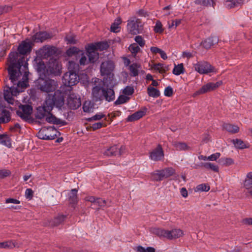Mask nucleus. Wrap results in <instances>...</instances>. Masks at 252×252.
<instances>
[{"label":"nucleus","mask_w":252,"mask_h":252,"mask_svg":"<svg viewBox=\"0 0 252 252\" xmlns=\"http://www.w3.org/2000/svg\"><path fill=\"white\" fill-rule=\"evenodd\" d=\"M232 143L237 149H243L249 148V143H245L244 141L239 139L232 140Z\"/></svg>","instance_id":"cd10ccee"},{"label":"nucleus","mask_w":252,"mask_h":252,"mask_svg":"<svg viewBox=\"0 0 252 252\" xmlns=\"http://www.w3.org/2000/svg\"><path fill=\"white\" fill-rule=\"evenodd\" d=\"M64 104V97L63 94L57 91L53 95L49 94L42 106L37 108L36 117L41 120L46 116L56 106L61 108Z\"/></svg>","instance_id":"f03ea898"},{"label":"nucleus","mask_w":252,"mask_h":252,"mask_svg":"<svg viewBox=\"0 0 252 252\" xmlns=\"http://www.w3.org/2000/svg\"><path fill=\"white\" fill-rule=\"evenodd\" d=\"M106 202L105 200L98 198H96L94 205L98 206V207H104L106 205Z\"/></svg>","instance_id":"0e129e2a"},{"label":"nucleus","mask_w":252,"mask_h":252,"mask_svg":"<svg viewBox=\"0 0 252 252\" xmlns=\"http://www.w3.org/2000/svg\"><path fill=\"white\" fill-rule=\"evenodd\" d=\"M66 218V216L63 215H59L56 217H55L54 220H53L50 222V224L52 226H57L61 224L64 221L65 219Z\"/></svg>","instance_id":"c756f323"},{"label":"nucleus","mask_w":252,"mask_h":252,"mask_svg":"<svg viewBox=\"0 0 252 252\" xmlns=\"http://www.w3.org/2000/svg\"><path fill=\"white\" fill-rule=\"evenodd\" d=\"M147 92L148 95L150 96L158 97L160 95V92L157 89L152 87H148L147 88Z\"/></svg>","instance_id":"37998d69"},{"label":"nucleus","mask_w":252,"mask_h":252,"mask_svg":"<svg viewBox=\"0 0 252 252\" xmlns=\"http://www.w3.org/2000/svg\"><path fill=\"white\" fill-rule=\"evenodd\" d=\"M173 90L170 86H168L165 88L164 92V94L166 96L170 97L173 95Z\"/></svg>","instance_id":"bf43d9fd"},{"label":"nucleus","mask_w":252,"mask_h":252,"mask_svg":"<svg viewBox=\"0 0 252 252\" xmlns=\"http://www.w3.org/2000/svg\"><path fill=\"white\" fill-rule=\"evenodd\" d=\"M129 50L132 54L136 55L140 51V49L136 43H133L129 46Z\"/></svg>","instance_id":"864d4df0"},{"label":"nucleus","mask_w":252,"mask_h":252,"mask_svg":"<svg viewBox=\"0 0 252 252\" xmlns=\"http://www.w3.org/2000/svg\"><path fill=\"white\" fill-rule=\"evenodd\" d=\"M135 41L138 44V45L141 47H143L145 44V41L143 39V37L140 35H137L134 38Z\"/></svg>","instance_id":"13d9d810"},{"label":"nucleus","mask_w":252,"mask_h":252,"mask_svg":"<svg viewBox=\"0 0 252 252\" xmlns=\"http://www.w3.org/2000/svg\"><path fill=\"white\" fill-rule=\"evenodd\" d=\"M86 53L90 63H94L99 58V54L95 50L94 44L88 45L86 47Z\"/></svg>","instance_id":"dca6fc26"},{"label":"nucleus","mask_w":252,"mask_h":252,"mask_svg":"<svg viewBox=\"0 0 252 252\" xmlns=\"http://www.w3.org/2000/svg\"><path fill=\"white\" fill-rule=\"evenodd\" d=\"M119 147L116 145H114L108 148L105 150L103 154L108 157L118 156Z\"/></svg>","instance_id":"a878e982"},{"label":"nucleus","mask_w":252,"mask_h":252,"mask_svg":"<svg viewBox=\"0 0 252 252\" xmlns=\"http://www.w3.org/2000/svg\"><path fill=\"white\" fill-rule=\"evenodd\" d=\"M173 73L176 75H179L184 72V68L183 63L175 65L173 70Z\"/></svg>","instance_id":"49530a36"},{"label":"nucleus","mask_w":252,"mask_h":252,"mask_svg":"<svg viewBox=\"0 0 252 252\" xmlns=\"http://www.w3.org/2000/svg\"><path fill=\"white\" fill-rule=\"evenodd\" d=\"M68 68L69 70L68 72H75L78 74L79 71V64L75 63L74 61H69L68 62Z\"/></svg>","instance_id":"e433bc0d"},{"label":"nucleus","mask_w":252,"mask_h":252,"mask_svg":"<svg viewBox=\"0 0 252 252\" xmlns=\"http://www.w3.org/2000/svg\"><path fill=\"white\" fill-rule=\"evenodd\" d=\"M243 187L247 189L252 188V177L250 176V172L246 175V178L243 182Z\"/></svg>","instance_id":"a19ab883"},{"label":"nucleus","mask_w":252,"mask_h":252,"mask_svg":"<svg viewBox=\"0 0 252 252\" xmlns=\"http://www.w3.org/2000/svg\"><path fill=\"white\" fill-rule=\"evenodd\" d=\"M129 97L125 95H121L115 101L114 104L116 105L125 103L128 101Z\"/></svg>","instance_id":"09e8293b"},{"label":"nucleus","mask_w":252,"mask_h":252,"mask_svg":"<svg viewBox=\"0 0 252 252\" xmlns=\"http://www.w3.org/2000/svg\"><path fill=\"white\" fill-rule=\"evenodd\" d=\"M151 231L159 237H163L169 240L177 239L183 236L184 233L180 229L167 230L159 228H152Z\"/></svg>","instance_id":"423d86ee"},{"label":"nucleus","mask_w":252,"mask_h":252,"mask_svg":"<svg viewBox=\"0 0 252 252\" xmlns=\"http://www.w3.org/2000/svg\"><path fill=\"white\" fill-rule=\"evenodd\" d=\"M10 120V112L5 109H2L0 114V122L5 123L8 122Z\"/></svg>","instance_id":"c85d7f7f"},{"label":"nucleus","mask_w":252,"mask_h":252,"mask_svg":"<svg viewBox=\"0 0 252 252\" xmlns=\"http://www.w3.org/2000/svg\"><path fill=\"white\" fill-rule=\"evenodd\" d=\"M58 85L57 82L55 80L46 77L43 78L41 74L35 82V86L37 89L43 93L55 92Z\"/></svg>","instance_id":"7ed1b4c3"},{"label":"nucleus","mask_w":252,"mask_h":252,"mask_svg":"<svg viewBox=\"0 0 252 252\" xmlns=\"http://www.w3.org/2000/svg\"><path fill=\"white\" fill-rule=\"evenodd\" d=\"M164 157V151L160 144L149 152V158L154 161H161Z\"/></svg>","instance_id":"9d476101"},{"label":"nucleus","mask_w":252,"mask_h":252,"mask_svg":"<svg viewBox=\"0 0 252 252\" xmlns=\"http://www.w3.org/2000/svg\"><path fill=\"white\" fill-rule=\"evenodd\" d=\"M19 247L18 244L13 241H7L0 243V249H11Z\"/></svg>","instance_id":"bb28decb"},{"label":"nucleus","mask_w":252,"mask_h":252,"mask_svg":"<svg viewBox=\"0 0 252 252\" xmlns=\"http://www.w3.org/2000/svg\"><path fill=\"white\" fill-rule=\"evenodd\" d=\"M67 104L70 109H76L81 105V98L78 95L71 94L67 98Z\"/></svg>","instance_id":"4468645a"},{"label":"nucleus","mask_w":252,"mask_h":252,"mask_svg":"<svg viewBox=\"0 0 252 252\" xmlns=\"http://www.w3.org/2000/svg\"><path fill=\"white\" fill-rule=\"evenodd\" d=\"M0 144L8 147H10L11 145L9 137L5 134H0Z\"/></svg>","instance_id":"ea45409f"},{"label":"nucleus","mask_w":252,"mask_h":252,"mask_svg":"<svg viewBox=\"0 0 252 252\" xmlns=\"http://www.w3.org/2000/svg\"><path fill=\"white\" fill-rule=\"evenodd\" d=\"M56 52L57 48L54 46H44L40 50V54L44 58L52 57Z\"/></svg>","instance_id":"a211bd4d"},{"label":"nucleus","mask_w":252,"mask_h":252,"mask_svg":"<svg viewBox=\"0 0 252 252\" xmlns=\"http://www.w3.org/2000/svg\"><path fill=\"white\" fill-rule=\"evenodd\" d=\"M165 178H167L175 173V170L172 167H167L162 169Z\"/></svg>","instance_id":"de8ad7c7"},{"label":"nucleus","mask_w":252,"mask_h":252,"mask_svg":"<svg viewBox=\"0 0 252 252\" xmlns=\"http://www.w3.org/2000/svg\"><path fill=\"white\" fill-rule=\"evenodd\" d=\"M164 178L162 170H157L151 174V179L155 181H160Z\"/></svg>","instance_id":"2f4dec72"},{"label":"nucleus","mask_w":252,"mask_h":252,"mask_svg":"<svg viewBox=\"0 0 252 252\" xmlns=\"http://www.w3.org/2000/svg\"><path fill=\"white\" fill-rule=\"evenodd\" d=\"M18 52H13L9 54L7 70L12 81H16L17 76L24 73L26 78L28 71V63L24 55L30 53L32 46L30 42L23 41L19 45Z\"/></svg>","instance_id":"f257e3e1"},{"label":"nucleus","mask_w":252,"mask_h":252,"mask_svg":"<svg viewBox=\"0 0 252 252\" xmlns=\"http://www.w3.org/2000/svg\"><path fill=\"white\" fill-rule=\"evenodd\" d=\"M134 90L133 87L127 86L123 90V93L125 95H131L134 93Z\"/></svg>","instance_id":"5fc2aeb1"},{"label":"nucleus","mask_w":252,"mask_h":252,"mask_svg":"<svg viewBox=\"0 0 252 252\" xmlns=\"http://www.w3.org/2000/svg\"><path fill=\"white\" fill-rule=\"evenodd\" d=\"M36 66L37 71L39 73L43 74L45 72L46 69V65L44 62L42 60L39 59L36 60Z\"/></svg>","instance_id":"79ce46f5"},{"label":"nucleus","mask_w":252,"mask_h":252,"mask_svg":"<svg viewBox=\"0 0 252 252\" xmlns=\"http://www.w3.org/2000/svg\"><path fill=\"white\" fill-rule=\"evenodd\" d=\"M11 174L10 170L7 169L0 170V178H4L9 176Z\"/></svg>","instance_id":"052dcab7"},{"label":"nucleus","mask_w":252,"mask_h":252,"mask_svg":"<svg viewBox=\"0 0 252 252\" xmlns=\"http://www.w3.org/2000/svg\"><path fill=\"white\" fill-rule=\"evenodd\" d=\"M201 166L207 169H210L215 172H218L219 170V166L211 162L202 163Z\"/></svg>","instance_id":"4c0bfd02"},{"label":"nucleus","mask_w":252,"mask_h":252,"mask_svg":"<svg viewBox=\"0 0 252 252\" xmlns=\"http://www.w3.org/2000/svg\"><path fill=\"white\" fill-rule=\"evenodd\" d=\"M46 121L49 123L54 125H61L62 126H64L66 124V122L65 121L57 118L50 112L46 115Z\"/></svg>","instance_id":"412c9836"},{"label":"nucleus","mask_w":252,"mask_h":252,"mask_svg":"<svg viewBox=\"0 0 252 252\" xmlns=\"http://www.w3.org/2000/svg\"><path fill=\"white\" fill-rule=\"evenodd\" d=\"M29 73H28L27 76L25 78L24 73L20 74L17 76L16 81H12L10 79V75H9V79L10 80V82L12 85L10 86L8 85L7 88L12 93L13 96H16L19 93L22 91L20 90L19 88H25L27 87L28 83V75Z\"/></svg>","instance_id":"39448f33"},{"label":"nucleus","mask_w":252,"mask_h":252,"mask_svg":"<svg viewBox=\"0 0 252 252\" xmlns=\"http://www.w3.org/2000/svg\"><path fill=\"white\" fill-rule=\"evenodd\" d=\"M8 85H6V87H7ZM4 98L5 100H6L9 103H13V95L12 93L10 92V91L7 88L6 89L4 90L3 93Z\"/></svg>","instance_id":"58836bf2"},{"label":"nucleus","mask_w":252,"mask_h":252,"mask_svg":"<svg viewBox=\"0 0 252 252\" xmlns=\"http://www.w3.org/2000/svg\"><path fill=\"white\" fill-rule=\"evenodd\" d=\"M92 94L95 101H100L103 99V92L102 88L98 86H95L93 88Z\"/></svg>","instance_id":"6ab92c4d"},{"label":"nucleus","mask_w":252,"mask_h":252,"mask_svg":"<svg viewBox=\"0 0 252 252\" xmlns=\"http://www.w3.org/2000/svg\"><path fill=\"white\" fill-rule=\"evenodd\" d=\"M104 117H105L104 115H103L101 113H97L96 115H95L94 116H93L92 117L88 119V121L90 122L92 120H94V121L99 120L101 119L102 118H104Z\"/></svg>","instance_id":"e2e57ef3"},{"label":"nucleus","mask_w":252,"mask_h":252,"mask_svg":"<svg viewBox=\"0 0 252 252\" xmlns=\"http://www.w3.org/2000/svg\"><path fill=\"white\" fill-rule=\"evenodd\" d=\"M77 190L75 189L71 190L68 194V199L70 203L75 204L77 202Z\"/></svg>","instance_id":"72a5a7b5"},{"label":"nucleus","mask_w":252,"mask_h":252,"mask_svg":"<svg viewBox=\"0 0 252 252\" xmlns=\"http://www.w3.org/2000/svg\"><path fill=\"white\" fill-rule=\"evenodd\" d=\"M83 109L85 112H91L93 110V106L91 102L86 101L83 104Z\"/></svg>","instance_id":"3c124183"},{"label":"nucleus","mask_w":252,"mask_h":252,"mask_svg":"<svg viewBox=\"0 0 252 252\" xmlns=\"http://www.w3.org/2000/svg\"><path fill=\"white\" fill-rule=\"evenodd\" d=\"M194 69L200 74H208L214 71V68L210 63L200 62L194 64Z\"/></svg>","instance_id":"9b49d317"},{"label":"nucleus","mask_w":252,"mask_h":252,"mask_svg":"<svg viewBox=\"0 0 252 252\" xmlns=\"http://www.w3.org/2000/svg\"><path fill=\"white\" fill-rule=\"evenodd\" d=\"M79 81L77 73L72 72H66L63 77V82L66 86H72L76 84Z\"/></svg>","instance_id":"1a4fd4ad"},{"label":"nucleus","mask_w":252,"mask_h":252,"mask_svg":"<svg viewBox=\"0 0 252 252\" xmlns=\"http://www.w3.org/2000/svg\"><path fill=\"white\" fill-rule=\"evenodd\" d=\"M181 23V20L180 19H176L175 20H172L171 23H168V28H172L173 26H175V28L179 26Z\"/></svg>","instance_id":"338daca9"},{"label":"nucleus","mask_w":252,"mask_h":252,"mask_svg":"<svg viewBox=\"0 0 252 252\" xmlns=\"http://www.w3.org/2000/svg\"><path fill=\"white\" fill-rule=\"evenodd\" d=\"M242 3L243 0H226L224 2L225 6L228 9L237 7L241 5Z\"/></svg>","instance_id":"5701e85b"},{"label":"nucleus","mask_w":252,"mask_h":252,"mask_svg":"<svg viewBox=\"0 0 252 252\" xmlns=\"http://www.w3.org/2000/svg\"><path fill=\"white\" fill-rule=\"evenodd\" d=\"M52 35L46 32H36L32 36V40L35 42H42L46 39L51 38Z\"/></svg>","instance_id":"f3484780"},{"label":"nucleus","mask_w":252,"mask_h":252,"mask_svg":"<svg viewBox=\"0 0 252 252\" xmlns=\"http://www.w3.org/2000/svg\"><path fill=\"white\" fill-rule=\"evenodd\" d=\"M220 156V153H216L208 157L207 158L208 160L215 161L219 158Z\"/></svg>","instance_id":"69168bd1"},{"label":"nucleus","mask_w":252,"mask_h":252,"mask_svg":"<svg viewBox=\"0 0 252 252\" xmlns=\"http://www.w3.org/2000/svg\"><path fill=\"white\" fill-rule=\"evenodd\" d=\"M78 56L80 57V59L79 60V64L81 65H85L90 63V62L89 61V59H88L87 58V53H85L83 51H81Z\"/></svg>","instance_id":"c9c22d12"},{"label":"nucleus","mask_w":252,"mask_h":252,"mask_svg":"<svg viewBox=\"0 0 252 252\" xmlns=\"http://www.w3.org/2000/svg\"><path fill=\"white\" fill-rule=\"evenodd\" d=\"M222 126L224 129L232 133H237L239 130V128L238 126L230 124H224Z\"/></svg>","instance_id":"7c9ffc66"},{"label":"nucleus","mask_w":252,"mask_h":252,"mask_svg":"<svg viewBox=\"0 0 252 252\" xmlns=\"http://www.w3.org/2000/svg\"><path fill=\"white\" fill-rule=\"evenodd\" d=\"M141 68V65L137 63H133L129 65L128 69L130 71V75L132 77H136L138 75L139 69Z\"/></svg>","instance_id":"b1692460"},{"label":"nucleus","mask_w":252,"mask_h":252,"mask_svg":"<svg viewBox=\"0 0 252 252\" xmlns=\"http://www.w3.org/2000/svg\"><path fill=\"white\" fill-rule=\"evenodd\" d=\"M94 46L95 47V50L97 51V50H100L101 51L107 49L109 45L107 42H97L94 44Z\"/></svg>","instance_id":"8fccbe9b"},{"label":"nucleus","mask_w":252,"mask_h":252,"mask_svg":"<svg viewBox=\"0 0 252 252\" xmlns=\"http://www.w3.org/2000/svg\"><path fill=\"white\" fill-rule=\"evenodd\" d=\"M81 51L75 47H72L67 50L66 54L68 57H72L73 55L78 56Z\"/></svg>","instance_id":"a18cd8bd"},{"label":"nucleus","mask_w":252,"mask_h":252,"mask_svg":"<svg viewBox=\"0 0 252 252\" xmlns=\"http://www.w3.org/2000/svg\"><path fill=\"white\" fill-rule=\"evenodd\" d=\"M32 108L28 104L22 105L19 106V109L16 111L17 115L24 120H27L32 114Z\"/></svg>","instance_id":"f8f14e48"},{"label":"nucleus","mask_w":252,"mask_h":252,"mask_svg":"<svg viewBox=\"0 0 252 252\" xmlns=\"http://www.w3.org/2000/svg\"><path fill=\"white\" fill-rule=\"evenodd\" d=\"M106 126V125L101 122L95 123L92 125V128L94 130L98 129L103 126Z\"/></svg>","instance_id":"680f3d73"},{"label":"nucleus","mask_w":252,"mask_h":252,"mask_svg":"<svg viewBox=\"0 0 252 252\" xmlns=\"http://www.w3.org/2000/svg\"><path fill=\"white\" fill-rule=\"evenodd\" d=\"M220 160L223 165H226V166H229V165H232V164L234 163L233 159L231 158H221L220 159Z\"/></svg>","instance_id":"6e6d98bb"},{"label":"nucleus","mask_w":252,"mask_h":252,"mask_svg":"<svg viewBox=\"0 0 252 252\" xmlns=\"http://www.w3.org/2000/svg\"><path fill=\"white\" fill-rule=\"evenodd\" d=\"M57 131L54 127L43 129L38 133V137L43 140H53L57 137Z\"/></svg>","instance_id":"6e6552de"},{"label":"nucleus","mask_w":252,"mask_h":252,"mask_svg":"<svg viewBox=\"0 0 252 252\" xmlns=\"http://www.w3.org/2000/svg\"><path fill=\"white\" fill-rule=\"evenodd\" d=\"M219 39L217 37H211L201 42L204 48L206 49H210L212 46L218 42Z\"/></svg>","instance_id":"4be33fe9"},{"label":"nucleus","mask_w":252,"mask_h":252,"mask_svg":"<svg viewBox=\"0 0 252 252\" xmlns=\"http://www.w3.org/2000/svg\"><path fill=\"white\" fill-rule=\"evenodd\" d=\"M145 114V112L142 110L138 111L131 115H129L127 118V122H133L139 120L144 116Z\"/></svg>","instance_id":"393cba45"},{"label":"nucleus","mask_w":252,"mask_h":252,"mask_svg":"<svg viewBox=\"0 0 252 252\" xmlns=\"http://www.w3.org/2000/svg\"><path fill=\"white\" fill-rule=\"evenodd\" d=\"M62 65L56 59H50L47 70L51 74L57 75L61 73Z\"/></svg>","instance_id":"2eb2a0df"},{"label":"nucleus","mask_w":252,"mask_h":252,"mask_svg":"<svg viewBox=\"0 0 252 252\" xmlns=\"http://www.w3.org/2000/svg\"><path fill=\"white\" fill-rule=\"evenodd\" d=\"M222 84L221 81H218L216 83L209 82L203 85L199 90L196 91L195 95H199L210 92L216 90Z\"/></svg>","instance_id":"ddd939ff"},{"label":"nucleus","mask_w":252,"mask_h":252,"mask_svg":"<svg viewBox=\"0 0 252 252\" xmlns=\"http://www.w3.org/2000/svg\"><path fill=\"white\" fill-rule=\"evenodd\" d=\"M210 186L206 184H201L196 187V191H208L210 189Z\"/></svg>","instance_id":"603ef678"},{"label":"nucleus","mask_w":252,"mask_h":252,"mask_svg":"<svg viewBox=\"0 0 252 252\" xmlns=\"http://www.w3.org/2000/svg\"><path fill=\"white\" fill-rule=\"evenodd\" d=\"M154 31L157 33H161L163 31L162 24L159 21H157Z\"/></svg>","instance_id":"4d7b16f0"},{"label":"nucleus","mask_w":252,"mask_h":252,"mask_svg":"<svg viewBox=\"0 0 252 252\" xmlns=\"http://www.w3.org/2000/svg\"><path fill=\"white\" fill-rule=\"evenodd\" d=\"M127 28L128 32L132 34L139 33L142 30L141 20L136 17H131L127 20Z\"/></svg>","instance_id":"0eeeda50"},{"label":"nucleus","mask_w":252,"mask_h":252,"mask_svg":"<svg viewBox=\"0 0 252 252\" xmlns=\"http://www.w3.org/2000/svg\"><path fill=\"white\" fill-rule=\"evenodd\" d=\"M194 3L196 4L204 6H214L215 3V0H195Z\"/></svg>","instance_id":"f704fd0d"},{"label":"nucleus","mask_w":252,"mask_h":252,"mask_svg":"<svg viewBox=\"0 0 252 252\" xmlns=\"http://www.w3.org/2000/svg\"><path fill=\"white\" fill-rule=\"evenodd\" d=\"M114 68V62L109 60L102 62L100 65V73L102 75L106 76L103 78V81L107 86L114 83V75L113 71Z\"/></svg>","instance_id":"20e7f679"},{"label":"nucleus","mask_w":252,"mask_h":252,"mask_svg":"<svg viewBox=\"0 0 252 252\" xmlns=\"http://www.w3.org/2000/svg\"><path fill=\"white\" fill-rule=\"evenodd\" d=\"M172 145L178 151L189 150L190 149V147L184 142L174 141Z\"/></svg>","instance_id":"473e14b6"},{"label":"nucleus","mask_w":252,"mask_h":252,"mask_svg":"<svg viewBox=\"0 0 252 252\" xmlns=\"http://www.w3.org/2000/svg\"><path fill=\"white\" fill-rule=\"evenodd\" d=\"M103 92V99L108 102H111L114 100L115 96V93L113 89L111 88H102Z\"/></svg>","instance_id":"aec40b11"},{"label":"nucleus","mask_w":252,"mask_h":252,"mask_svg":"<svg viewBox=\"0 0 252 252\" xmlns=\"http://www.w3.org/2000/svg\"><path fill=\"white\" fill-rule=\"evenodd\" d=\"M121 19L120 18H117L114 22L111 25V31L113 32H117L119 31V25L121 23Z\"/></svg>","instance_id":"c03bdc74"},{"label":"nucleus","mask_w":252,"mask_h":252,"mask_svg":"<svg viewBox=\"0 0 252 252\" xmlns=\"http://www.w3.org/2000/svg\"><path fill=\"white\" fill-rule=\"evenodd\" d=\"M33 192L31 189H27L25 191V195L27 198L32 199L33 196Z\"/></svg>","instance_id":"774afa93"}]
</instances>
